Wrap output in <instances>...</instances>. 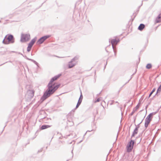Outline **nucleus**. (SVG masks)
<instances>
[{
    "label": "nucleus",
    "mask_w": 161,
    "mask_h": 161,
    "mask_svg": "<svg viewBox=\"0 0 161 161\" xmlns=\"http://www.w3.org/2000/svg\"><path fill=\"white\" fill-rule=\"evenodd\" d=\"M136 119V117H135L134 119V122H135Z\"/></svg>",
    "instance_id": "ea45409f"
},
{
    "label": "nucleus",
    "mask_w": 161,
    "mask_h": 161,
    "mask_svg": "<svg viewBox=\"0 0 161 161\" xmlns=\"http://www.w3.org/2000/svg\"><path fill=\"white\" fill-rule=\"evenodd\" d=\"M82 141V140H81L80 141V142H79V143L81 142Z\"/></svg>",
    "instance_id": "de8ad7c7"
},
{
    "label": "nucleus",
    "mask_w": 161,
    "mask_h": 161,
    "mask_svg": "<svg viewBox=\"0 0 161 161\" xmlns=\"http://www.w3.org/2000/svg\"><path fill=\"white\" fill-rule=\"evenodd\" d=\"M19 54L21 55H22L23 57H24V55L22 53H19Z\"/></svg>",
    "instance_id": "4c0bfd02"
},
{
    "label": "nucleus",
    "mask_w": 161,
    "mask_h": 161,
    "mask_svg": "<svg viewBox=\"0 0 161 161\" xmlns=\"http://www.w3.org/2000/svg\"><path fill=\"white\" fill-rule=\"evenodd\" d=\"M64 68L65 69H67V67L65 66H64Z\"/></svg>",
    "instance_id": "a19ab883"
},
{
    "label": "nucleus",
    "mask_w": 161,
    "mask_h": 161,
    "mask_svg": "<svg viewBox=\"0 0 161 161\" xmlns=\"http://www.w3.org/2000/svg\"><path fill=\"white\" fill-rule=\"evenodd\" d=\"M42 148L41 149H40L38 151V153L41 152L42 151Z\"/></svg>",
    "instance_id": "f704fd0d"
},
{
    "label": "nucleus",
    "mask_w": 161,
    "mask_h": 161,
    "mask_svg": "<svg viewBox=\"0 0 161 161\" xmlns=\"http://www.w3.org/2000/svg\"><path fill=\"white\" fill-rule=\"evenodd\" d=\"M161 22V13L159 14L158 17L156 18L155 22L156 23H159Z\"/></svg>",
    "instance_id": "f8f14e48"
},
{
    "label": "nucleus",
    "mask_w": 161,
    "mask_h": 161,
    "mask_svg": "<svg viewBox=\"0 0 161 161\" xmlns=\"http://www.w3.org/2000/svg\"><path fill=\"white\" fill-rule=\"evenodd\" d=\"M52 126V125H42L41 127V129L42 130H43L47 129V128L51 127Z\"/></svg>",
    "instance_id": "9d476101"
},
{
    "label": "nucleus",
    "mask_w": 161,
    "mask_h": 161,
    "mask_svg": "<svg viewBox=\"0 0 161 161\" xmlns=\"http://www.w3.org/2000/svg\"><path fill=\"white\" fill-rule=\"evenodd\" d=\"M43 119H44L43 121L45 123H49V121L51 120V119L50 118L44 117Z\"/></svg>",
    "instance_id": "f3484780"
},
{
    "label": "nucleus",
    "mask_w": 161,
    "mask_h": 161,
    "mask_svg": "<svg viewBox=\"0 0 161 161\" xmlns=\"http://www.w3.org/2000/svg\"><path fill=\"white\" fill-rule=\"evenodd\" d=\"M107 62H106V65H105V66H104V68H105L106 67V64H107Z\"/></svg>",
    "instance_id": "a18cd8bd"
},
{
    "label": "nucleus",
    "mask_w": 161,
    "mask_h": 161,
    "mask_svg": "<svg viewBox=\"0 0 161 161\" xmlns=\"http://www.w3.org/2000/svg\"><path fill=\"white\" fill-rule=\"evenodd\" d=\"M26 57V56L25 55V56H24V57L26 58V57Z\"/></svg>",
    "instance_id": "8fccbe9b"
},
{
    "label": "nucleus",
    "mask_w": 161,
    "mask_h": 161,
    "mask_svg": "<svg viewBox=\"0 0 161 161\" xmlns=\"http://www.w3.org/2000/svg\"><path fill=\"white\" fill-rule=\"evenodd\" d=\"M135 125L136 126V128H137L138 129L140 127V124H139L137 125H136V124H135Z\"/></svg>",
    "instance_id": "7c9ffc66"
},
{
    "label": "nucleus",
    "mask_w": 161,
    "mask_h": 161,
    "mask_svg": "<svg viewBox=\"0 0 161 161\" xmlns=\"http://www.w3.org/2000/svg\"><path fill=\"white\" fill-rule=\"evenodd\" d=\"M158 110L156 112H152V113H150L147 116V117L148 118H151V119H152V118L153 116L158 111Z\"/></svg>",
    "instance_id": "dca6fc26"
},
{
    "label": "nucleus",
    "mask_w": 161,
    "mask_h": 161,
    "mask_svg": "<svg viewBox=\"0 0 161 161\" xmlns=\"http://www.w3.org/2000/svg\"><path fill=\"white\" fill-rule=\"evenodd\" d=\"M61 75V74H60L55 76L51 78L47 86V89L44 93L43 95L41 97V99L42 100H45L53 94L59 87L60 84H58L55 86L52 83L57 80Z\"/></svg>",
    "instance_id": "f257e3e1"
},
{
    "label": "nucleus",
    "mask_w": 161,
    "mask_h": 161,
    "mask_svg": "<svg viewBox=\"0 0 161 161\" xmlns=\"http://www.w3.org/2000/svg\"><path fill=\"white\" fill-rule=\"evenodd\" d=\"M135 143V141L133 140H131L130 141L128 142L126 146L127 151L128 152H130L131 151L133 148Z\"/></svg>",
    "instance_id": "7ed1b4c3"
},
{
    "label": "nucleus",
    "mask_w": 161,
    "mask_h": 161,
    "mask_svg": "<svg viewBox=\"0 0 161 161\" xmlns=\"http://www.w3.org/2000/svg\"><path fill=\"white\" fill-rule=\"evenodd\" d=\"M69 136H70V138H74L76 136V134L74 132H72L69 135H66L64 137V138H67Z\"/></svg>",
    "instance_id": "1a4fd4ad"
},
{
    "label": "nucleus",
    "mask_w": 161,
    "mask_h": 161,
    "mask_svg": "<svg viewBox=\"0 0 161 161\" xmlns=\"http://www.w3.org/2000/svg\"><path fill=\"white\" fill-rule=\"evenodd\" d=\"M119 42V39H112L111 40V43L112 46V48H114V45H117Z\"/></svg>",
    "instance_id": "423d86ee"
},
{
    "label": "nucleus",
    "mask_w": 161,
    "mask_h": 161,
    "mask_svg": "<svg viewBox=\"0 0 161 161\" xmlns=\"http://www.w3.org/2000/svg\"><path fill=\"white\" fill-rule=\"evenodd\" d=\"M160 92H159V91H158L157 90L156 93H155V95L154 96V97L158 96L159 95Z\"/></svg>",
    "instance_id": "393cba45"
},
{
    "label": "nucleus",
    "mask_w": 161,
    "mask_h": 161,
    "mask_svg": "<svg viewBox=\"0 0 161 161\" xmlns=\"http://www.w3.org/2000/svg\"><path fill=\"white\" fill-rule=\"evenodd\" d=\"M81 103V102H80V101H78V102H77V105H76L75 108L76 109V108H77L79 107L80 105V104Z\"/></svg>",
    "instance_id": "b1692460"
},
{
    "label": "nucleus",
    "mask_w": 161,
    "mask_h": 161,
    "mask_svg": "<svg viewBox=\"0 0 161 161\" xmlns=\"http://www.w3.org/2000/svg\"><path fill=\"white\" fill-rule=\"evenodd\" d=\"M100 101V98H98L95 101V103L98 102H99Z\"/></svg>",
    "instance_id": "2f4dec72"
},
{
    "label": "nucleus",
    "mask_w": 161,
    "mask_h": 161,
    "mask_svg": "<svg viewBox=\"0 0 161 161\" xmlns=\"http://www.w3.org/2000/svg\"><path fill=\"white\" fill-rule=\"evenodd\" d=\"M75 65H76V63L73 62H71L70 61L68 63V68L69 69L71 68L74 67Z\"/></svg>",
    "instance_id": "6e6552de"
},
{
    "label": "nucleus",
    "mask_w": 161,
    "mask_h": 161,
    "mask_svg": "<svg viewBox=\"0 0 161 161\" xmlns=\"http://www.w3.org/2000/svg\"><path fill=\"white\" fill-rule=\"evenodd\" d=\"M143 120V119L142 120V121L141 122H140V123H139L140 124L142 122Z\"/></svg>",
    "instance_id": "c03bdc74"
},
{
    "label": "nucleus",
    "mask_w": 161,
    "mask_h": 161,
    "mask_svg": "<svg viewBox=\"0 0 161 161\" xmlns=\"http://www.w3.org/2000/svg\"><path fill=\"white\" fill-rule=\"evenodd\" d=\"M137 111L136 110V108H134L133 109V110L131 112V113L130 114V115L132 116L133 115V114H134V113Z\"/></svg>",
    "instance_id": "5701e85b"
},
{
    "label": "nucleus",
    "mask_w": 161,
    "mask_h": 161,
    "mask_svg": "<svg viewBox=\"0 0 161 161\" xmlns=\"http://www.w3.org/2000/svg\"><path fill=\"white\" fill-rule=\"evenodd\" d=\"M151 120V118L146 117L145 120V127L147 128Z\"/></svg>",
    "instance_id": "0eeeda50"
},
{
    "label": "nucleus",
    "mask_w": 161,
    "mask_h": 161,
    "mask_svg": "<svg viewBox=\"0 0 161 161\" xmlns=\"http://www.w3.org/2000/svg\"><path fill=\"white\" fill-rule=\"evenodd\" d=\"M71 143H72V142H70V143H69V144H71Z\"/></svg>",
    "instance_id": "13d9d810"
},
{
    "label": "nucleus",
    "mask_w": 161,
    "mask_h": 161,
    "mask_svg": "<svg viewBox=\"0 0 161 161\" xmlns=\"http://www.w3.org/2000/svg\"><path fill=\"white\" fill-rule=\"evenodd\" d=\"M69 116L68 115V117L67 118V119H68V121H69V122H71V121H72V119H70L69 118Z\"/></svg>",
    "instance_id": "72a5a7b5"
},
{
    "label": "nucleus",
    "mask_w": 161,
    "mask_h": 161,
    "mask_svg": "<svg viewBox=\"0 0 161 161\" xmlns=\"http://www.w3.org/2000/svg\"><path fill=\"white\" fill-rule=\"evenodd\" d=\"M35 64H36L38 67H39V65L38 63L35 60H34L33 61V62Z\"/></svg>",
    "instance_id": "a878e982"
},
{
    "label": "nucleus",
    "mask_w": 161,
    "mask_h": 161,
    "mask_svg": "<svg viewBox=\"0 0 161 161\" xmlns=\"http://www.w3.org/2000/svg\"><path fill=\"white\" fill-rule=\"evenodd\" d=\"M26 57V59H27L28 60H30V61H31L32 62H33V61L34 60L33 59H31V58H28V57Z\"/></svg>",
    "instance_id": "c85d7f7f"
},
{
    "label": "nucleus",
    "mask_w": 161,
    "mask_h": 161,
    "mask_svg": "<svg viewBox=\"0 0 161 161\" xmlns=\"http://www.w3.org/2000/svg\"><path fill=\"white\" fill-rule=\"evenodd\" d=\"M157 90L160 92H161V84L159 86Z\"/></svg>",
    "instance_id": "bb28decb"
},
{
    "label": "nucleus",
    "mask_w": 161,
    "mask_h": 161,
    "mask_svg": "<svg viewBox=\"0 0 161 161\" xmlns=\"http://www.w3.org/2000/svg\"><path fill=\"white\" fill-rule=\"evenodd\" d=\"M68 160H67V161H68Z\"/></svg>",
    "instance_id": "bf43d9fd"
},
{
    "label": "nucleus",
    "mask_w": 161,
    "mask_h": 161,
    "mask_svg": "<svg viewBox=\"0 0 161 161\" xmlns=\"http://www.w3.org/2000/svg\"><path fill=\"white\" fill-rule=\"evenodd\" d=\"M101 93V92H100L99 93V94H97V95L98 96L99 94H100Z\"/></svg>",
    "instance_id": "49530a36"
},
{
    "label": "nucleus",
    "mask_w": 161,
    "mask_h": 161,
    "mask_svg": "<svg viewBox=\"0 0 161 161\" xmlns=\"http://www.w3.org/2000/svg\"><path fill=\"white\" fill-rule=\"evenodd\" d=\"M79 57L78 56H75L71 60V62H73L74 63H76V64L77 63V61L79 59Z\"/></svg>",
    "instance_id": "9b49d317"
},
{
    "label": "nucleus",
    "mask_w": 161,
    "mask_h": 161,
    "mask_svg": "<svg viewBox=\"0 0 161 161\" xmlns=\"http://www.w3.org/2000/svg\"><path fill=\"white\" fill-rule=\"evenodd\" d=\"M138 132V129H137V128H135L131 136V139H132L133 137L134 136L136 135L137 134Z\"/></svg>",
    "instance_id": "ddd939ff"
},
{
    "label": "nucleus",
    "mask_w": 161,
    "mask_h": 161,
    "mask_svg": "<svg viewBox=\"0 0 161 161\" xmlns=\"http://www.w3.org/2000/svg\"><path fill=\"white\" fill-rule=\"evenodd\" d=\"M92 130H91V131L87 130V131H86V132L85 133V134H84V136H85V135H86V132H87V131L90 132V131H92Z\"/></svg>",
    "instance_id": "58836bf2"
},
{
    "label": "nucleus",
    "mask_w": 161,
    "mask_h": 161,
    "mask_svg": "<svg viewBox=\"0 0 161 161\" xmlns=\"http://www.w3.org/2000/svg\"><path fill=\"white\" fill-rule=\"evenodd\" d=\"M29 96L30 97L32 98L33 97L34 95V92L33 90H29Z\"/></svg>",
    "instance_id": "a211bd4d"
},
{
    "label": "nucleus",
    "mask_w": 161,
    "mask_h": 161,
    "mask_svg": "<svg viewBox=\"0 0 161 161\" xmlns=\"http://www.w3.org/2000/svg\"><path fill=\"white\" fill-rule=\"evenodd\" d=\"M131 77L128 80V81L125 84V85L126 84H127V83H128L129 81L131 80Z\"/></svg>",
    "instance_id": "e433bc0d"
},
{
    "label": "nucleus",
    "mask_w": 161,
    "mask_h": 161,
    "mask_svg": "<svg viewBox=\"0 0 161 161\" xmlns=\"http://www.w3.org/2000/svg\"><path fill=\"white\" fill-rule=\"evenodd\" d=\"M36 37H35L30 42V43L28 44L29 45H31L32 46H33L35 42H36Z\"/></svg>",
    "instance_id": "4468645a"
},
{
    "label": "nucleus",
    "mask_w": 161,
    "mask_h": 161,
    "mask_svg": "<svg viewBox=\"0 0 161 161\" xmlns=\"http://www.w3.org/2000/svg\"><path fill=\"white\" fill-rule=\"evenodd\" d=\"M148 106V105H147L146 106V109Z\"/></svg>",
    "instance_id": "79ce46f5"
},
{
    "label": "nucleus",
    "mask_w": 161,
    "mask_h": 161,
    "mask_svg": "<svg viewBox=\"0 0 161 161\" xmlns=\"http://www.w3.org/2000/svg\"><path fill=\"white\" fill-rule=\"evenodd\" d=\"M14 38L12 35L8 34L5 36L2 43L6 45L13 43L14 42Z\"/></svg>",
    "instance_id": "f03ea898"
},
{
    "label": "nucleus",
    "mask_w": 161,
    "mask_h": 161,
    "mask_svg": "<svg viewBox=\"0 0 161 161\" xmlns=\"http://www.w3.org/2000/svg\"><path fill=\"white\" fill-rule=\"evenodd\" d=\"M51 36L50 35H47L41 37L36 42L37 45L41 44L43 42L47 39L49 38Z\"/></svg>",
    "instance_id": "39448f33"
},
{
    "label": "nucleus",
    "mask_w": 161,
    "mask_h": 161,
    "mask_svg": "<svg viewBox=\"0 0 161 161\" xmlns=\"http://www.w3.org/2000/svg\"><path fill=\"white\" fill-rule=\"evenodd\" d=\"M32 47V46L28 44V46L27 47V51L28 52H29L31 51Z\"/></svg>",
    "instance_id": "4be33fe9"
},
{
    "label": "nucleus",
    "mask_w": 161,
    "mask_h": 161,
    "mask_svg": "<svg viewBox=\"0 0 161 161\" xmlns=\"http://www.w3.org/2000/svg\"><path fill=\"white\" fill-rule=\"evenodd\" d=\"M30 39V35L29 34H22L20 41L22 42H26L29 40Z\"/></svg>",
    "instance_id": "20e7f679"
},
{
    "label": "nucleus",
    "mask_w": 161,
    "mask_h": 161,
    "mask_svg": "<svg viewBox=\"0 0 161 161\" xmlns=\"http://www.w3.org/2000/svg\"><path fill=\"white\" fill-rule=\"evenodd\" d=\"M145 25L143 24H141L138 28V29L141 31L145 28Z\"/></svg>",
    "instance_id": "2eb2a0df"
},
{
    "label": "nucleus",
    "mask_w": 161,
    "mask_h": 161,
    "mask_svg": "<svg viewBox=\"0 0 161 161\" xmlns=\"http://www.w3.org/2000/svg\"><path fill=\"white\" fill-rule=\"evenodd\" d=\"M112 102H114V101H112Z\"/></svg>",
    "instance_id": "5fc2aeb1"
},
{
    "label": "nucleus",
    "mask_w": 161,
    "mask_h": 161,
    "mask_svg": "<svg viewBox=\"0 0 161 161\" xmlns=\"http://www.w3.org/2000/svg\"><path fill=\"white\" fill-rule=\"evenodd\" d=\"M113 50H114V55L115 56H116V52H117V51H115L114 49V48H113Z\"/></svg>",
    "instance_id": "473e14b6"
},
{
    "label": "nucleus",
    "mask_w": 161,
    "mask_h": 161,
    "mask_svg": "<svg viewBox=\"0 0 161 161\" xmlns=\"http://www.w3.org/2000/svg\"><path fill=\"white\" fill-rule=\"evenodd\" d=\"M26 57V59H27L28 60H30V61H31L32 62H33V61L34 60L33 59H31V58H28V57Z\"/></svg>",
    "instance_id": "c756f323"
},
{
    "label": "nucleus",
    "mask_w": 161,
    "mask_h": 161,
    "mask_svg": "<svg viewBox=\"0 0 161 161\" xmlns=\"http://www.w3.org/2000/svg\"><path fill=\"white\" fill-rule=\"evenodd\" d=\"M142 2H143V1H142V4H141V6H142V4H143Z\"/></svg>",
    "instance_id": "09e8293b"
},
{
    "label": "nucleus",
    "mask_w": 161,
    "mask_h": 161,
    "mask_svg": "<svg viewBox=\"0 0 161 161\" xmlns=\"http://www.w3.org/2000/svg\"><path fill=\"white\" fill-rule=\"evenodd\" d=\"M155 90H156L155 88H154L152 90V91L149 94V95L148 96V98H149L153 94V93L155 91Z\"/></svg>",
    "instance_id": "aec40b11"
},
{
    "label": "nucleus",
    "mask_w": 161,
    "mask_h": 161,
    "mask_svg": "<svg viewBox=\"0 0 161 161\" xmlns=\"http://www.w3.org/2000/svg\"><path fill=\"white\" fill-rule=\"evenodd\" d=\"M146 68L147 69H150L152 67V65L151 64H147L146 66Z\"/></svg>",
    "instance_id": "6ab92c4d"
},
{
    "label": "nucleus",
    "mask_w": 161,
    "mask_h": 161,
    "mask_svg": "<svg viewBox=\"0 0 161 161\" xmlns=\"http://www.w3.org/2000/svg\"><path fill=\"white\" fill-rule=\"evenodd\" d=\"M73 149L71 151L72 155V158H73Z\"/></svg>",
    "instance_id": "c9c22d12"
},
{
    "label": "nucleus",
    "mask_w": 161,
    "mask_h": 161,
    "mask_svg": "<svg viewBox=\"0 0 161 161\" xmlns=\"http://www.w3.org/2000/svg\"><path fill=\"white\" fill-rule=\"evenodd\" d=\"M136 71L132 75H134L135 73H136Z\"/></svg>",
    "instance_id": "3c124183"
},
{
    "label": "nucleus",
    "mask_w": 161,
    "mask_h": 161,
    "mask_svg": "<svg viewBox=\"0 0 161 161\" xmlns=\"http://www.w3.org/2000/svg\"><path fill=\"white\" fill-rule=\"evenodd\" d=\"M136 15H135V16H134V18L136 16Z\"/></svg>",
    "instance_id": "603ef678"
},
{
    "label": "nucleus",
    "mask_w": 161,
    "mask_h": 161,
    "mask_svg": "<svg viewBox=\"0 0 161 161\" xmlns=\"http://www.w3.org/2000/svg\"><path fill=\"white\" fill-rule=\"evenodd\" d=\"M106 50V51L107 52H108V51L107 50Z\"/></svg>",
    "instance_id": "864d4df0"
},
{
    "label": "nucleus",
    "mask_w": 161,
    "mask_h": 161,
    "mask_svg": "<svg viewBox=\"0 0 161 161\" xmlns=\"http://www.w3.org/2000/svg\"><path fill=\"white\" fill-rule=\"evenodd\" d=\"M115 103H118V102H116Z\"/></svg>",
    "instance_id": "6e6d98bb"
},
{
    "label": "nucleus",
    "mask_w": 161,
    "mask_h": 161,
    "mask_svg": "<svg viewBox=\"0 0 161 161\" xmlns=\"http://www.w3.org/2000/svg\"><path fill=\"white\" fill-rule=\"evenodd\" d=\"M155 97H154V96L153 97V98H151L150 99L152 100H153L154 99V98Z\"/></svg>",
    "instance_id": "37998d69"
},
{
    "label": "nucleus",
    "mask_w": 161,
    "mask_h": 161,
    "mask_svg": "<svg viewBox=\"0 0 161 161\" xmlns=\"http://www.w3.org/2000/svg\"><path fill=\"white\" fill-rule=\"evenodd\" d=\"M83 97L81 92L80 96V97H79L78 101H80V102H82Z\"/></svg>",
    "instance_id": "412c9836"
},
{
    "label": "nucleus",
    "mask_w": 161,
    "mask_h": 161,
    "mask_svg": "<svg viewBox=\"0 0 161 161\" xmlns=\"http://www.w3.org/2000/svg\"><path fill=\"white\" fill-rule=\"evenodd\" d=\"M140 102L138 103L137 104V105H136V107L135 108H136V110H137V109L139 107V105H140Z\"/></svg>",
    "instance_id": "cd10ccee"
},
{
    "label": "nucleus",
    "mask_w": 161,
    "mask_h": 161,
    "mask_svg": "<svg viewBox=\"0 0 161 161\" xmlns=\"http://www.w3.org/2000/svg\"><path fill=\"white\" fill-rule=\"evenodd\" d=\"M141 139H140V142H139V143H140V142H141Z\"/></svg>",
    "instance_id": "4d7b16f0"
}]
</instances>
